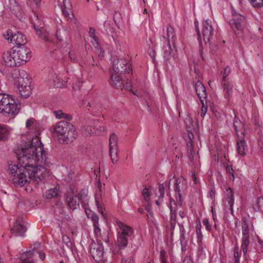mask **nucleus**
Wrapping results in <instances>:
<instances>
[{
    "label": "nucleus",
    "mask_w": 263,
    "mask_h": 263,
    "mask_svg": "<svg viewBox=\"0 0 263 263\" xmlns=\"http://www.w3.org/2000/svg\"><path fill=\"white\" fill-rule=\"evenodd\" d=\"M120 231L118 232L117 245L120 249H124L128 244V238L130 237L134 233L132 228L128 227L121 221L117 222Z\"/></svg>",
    "instance_id": "5"
},
{
    "label": "nucleus",
    "mask_w": 263,
    "mask_h": 263,
    "mask_svg": "<svg viewBox=\"0 0 263 263\" xmlns=\"http://www.w3.org/2000/svg\"><path fill=\"white\" fill-rule=\"evenodd\" d=\"M164 49V59L166 63H170V57L172 51L170 43L168 42L167 45L163 47Z\"/></svg>",
    "instance_id": "34"
},
{
    "label": "nucleus",
    "mask_w": 263,
    "mask_h": 263,
    "mask_svg": "<svg viewBox=\"0 0 263 263\" xmlns=\"http://www.w3.org/2000/svg\"><path fill=\"white\" fill-rule=\"evenodd\" d=\"M142 194L144 197V200L148 202L150 200V198H149L150 195L148 192V189L146 187L144 189H143V190L142 192Z\"/></svg>",
    "instance_id": "52"
},
{
    "label": "nucleus",
    "mask_w": 263,
    "mask_h": 263,
    "mask_svg": "<svg viewBox=\"0 0 263 263\" xmlns=\"http://www.w3.org/2000/svg\"><path fill=\"white\" fill-rule=\"evenodd\" d=\"M187 152H188L189 158L191 161H192L194 159V155H195V153L193 148L192 142H191L190 143H187Z\"/></svg>",
    "instance_id": "37"
},
{
    "label": "nucleus",
    "mask_w": 263,
    "mask_h": 263,
    "mask_svg": "<svg viewBox=\"0 0 263 263\" xmlns=\"http://www.w3.org/2000/svg\"><path fill=\"white\" fill-rule=\"evenodd\" d=\"M59 190L57 187L47 190L45 193L46 197L48 199H51L58 196Z\"/></svg>",
    "instance_id": "32"
},
{
    "label": "nucleus",
    "mask_w": 263,
    "mask_h": 263,
    "mask_svg": "<svg viewBox=\"0 0 263 263\" xmlns=\"http://www.w3.org/2000/svg\"><path fill=\"white\" fill-rule=\"evenodd\" d=\"M182 157H183L182 154H180L179 155H176L175 158L173 160V161L175 163H178L180 160V162H181L182 161L181 159L182 158Z\"/></svg>",
    "instance_id": "61"
},
{
    "label": "nucleus",
    "mask_w": 263,
    "mask_h": 263,
    "mask_svg": "<svg viewBox=\"0 0 263 263\" xmlns=\"http://www.w3.org/2000/svg\"><path fill=\"white\" fill-rule=\"evenodd\" d=\"M31 253L30 252L23 253L20 256L21 263H34Z\"/></svg>",
    "instance_id": "29"
},
{
    "label": "nucleus",
    "mask_w": 263,
    "mask_h": 263,
    "mask_svg": "<svg viewBox=\"0 0 263 263\" xmlns=\"http://www.w3.org/2000/svg\"><path fill=\"white\" fill-rule=\"evenodd\" d=\"M257 207L258 211L263 213V197H260L256 200Z\"/></svg>",
    "instance_id": "44"
},
{
    "label": "nucleus",
    "mask_w": 263,
    "mask_h": 263,
    "mask_svg": "<svg viewBox=\"0 0 263 263\" xmlns=\"http://www.w3.org/2000/svg\"><path fill=\"white\" fill-rule=\"evenodd\" d=\"M166 31L167 38L168 40L167 42L168 43L169 42L170 43V39H174L175 36L174 29L172 26H168L167 27Z\"/></svg>",
    "instance_id": "38"
},
{
    "label": "nucleus",
    "mask_w": 263,
    "mask_h": 263,
    "mask_svg": "<svg viewBox=\"0 0 263 263\" xmlns=\"http://www.w3.org/2000/svg\"><path fill=\"white\" fill-rule=\"evenodd\" d=\"M202 223L205 226L206 230L209 232H211L212 230V226L209 223V220L207 218H204L202 220Z\"/></svg>",
    "instance_id": "53"
},
{
    "label": "nucleus",
    "mask_w": 263,
    "mask_h": 263,
    "mask_svg": "<svg viewBox=\"0 0 263 263\" xmlns=\"http://www.w3.org/2000/svg\"><path fill=\"white\" fill-rule=\"evenodd\" d=\"M149 42L150 43H148L149 48L148 49L147 52L149 56L152 59L153 62H155V58L156 55V51L155 50L156 46V42L154 39L151 37L149 39Z\"/></svg>",
    "instance_id": "26"
},
{
    "label": "nucleus",
    "mask_w": 263,
    "mask_h": 263,
    "mask_svg": "<svg viewBox=\"0 0 263 263\" xmlns=\"http://www.w3.org/2000/svg\"><path fill=\"white\" fill-rule=\"evenodd\" d=\"M31 253V256L33 257L36 253H38L40 251H38V249L33 247L31 250L29 251Z\"/></svg>",
    "instance_id": "64"
},
{
    "label": "nucleus",
    "mask_w": 263,
    "mask_h": 263,
    "mask_svg": "<svg viewBox=\"0 0 263 263\" xmlns=\"http://www.w3.org/2000/svg\"><path fill=\"white\" fill-rule=\"evenodd\" d=\"M118 73H115L113 74L111 73L110 78V84L115 88L117 89H122L123 88H125L126 89H128L127 86H125L123 83L122 78L120 76L117 75Z\"/></svg>",
    "instance_id": "16"
},
{
    "label": "nucleus",
    "mask_w": 263,
    "mask_h": 263,
    "mask_svg": "<svg viewBox=\"0 0 263 263\" xmlns=\"http://www.w3.org/2000/svg\"><path fill=\"white\" fill-rule=\"evenodd\" d=\"M233 125L237 135L240 132L241 133L239 135L245 136L246 130L244 129V124L235 114L233 120Z\"/></svg>",
    "instance_id": "23"
},
{
    "label": "nucleus",
    "mask_w": 263,
    "mask_h": 263,
    "mask_svg": "<svg viewBox=\"0 0 263 263\" xmlns=\"http://www.w3.org/2000/svg\"><path fill=\"white\" fill-rule=\"evenodd\" d=\"M10 128L6 125L0 124V141L6 140L9 135Z\"/></svg>",
    "instance_id": "27"
},
{
    "label": "nucleus",
    "mask_w": 263,
    "mask_h": 263,
    "mask_svg": "<svg viewBox=\"0 0 263 263\" xmlns=\"http://www.w3.org/2000/svg\"><path fill=\"white\" fill-rule=\"evenodd\" d=\"M87 215L88 217H89V218L91 219V220L93 222V225H96H96H99V216L97 215V214H96L95 213H92V214L90 216V214H88L87 213Z\"/></svg>",
    "instance_id": "40"
},
{
    "label": "nucleus",
    "mask_w": 263,
    "mask_h": 263,
    "mask_svg": "<svg viewBox=\"0 0 263 263\" xmlns=\"http://www.w3.org/2000/svg\"><path fill=\"white\" fill-rule=\"evenodd\" d=\"M90 253L96 262H99L103 260L104 248L101 241L96 242L94 240H92L90 246Z\"/></svg>",
    "instance_id": "11"
},
{
    "label": "nucleus",
    "mask_w": 263,
    "mask_h": 263,
    "mask_svg": "<svg viewBox=\"0 0 263 263\" xmlns=\"http://www.w3.org/2000/svg\"><path fill=\"white\" fill-rule=\"evenodd\" d=\"M223 86V90L226 91V93L229 95L230 93L232 91L233 87V85L230 83H226L225 82L221 84Z\"/></svg>",
    "instance_id": "41"
},
{
    "label": "nucleus",
    "mask_w": 263,
    "mask_h": 263,
    "mask_svg": "<svg viewBox=\"0 0 263 263\" xmlns=\"http://www.w3.org/2000/svg\"><path fill=\"white\" fill-rule=\"evenodd\" d=\"M112 69L118 74H129L132 70L130 64L125 59L115 60L112 64Z\"/></svg>",
    "instance_id": "9"
},
{
    "label": "nucleus",
    "mask_w": 263,
    "mask_h": 263,
    "mask_svg": "<svg viewBox=\"0 0 263 263\" xmlns=\"http://www.w3.org/2000/svg\"><path fill=\"white\" fill-rule=\"evenodd\" d=\"M94 227V234L96 237H98L101 236V230L99 228V225H93Z\"/></svg>",
    "instance_id": "55"
},
{
    "label": "nucleus",
    "mask_w": 263,
    "mask_h": 263,
    "mask_svg": "<svg viewBox=\"0 0 263 263\" xmlns=\"http://www.w3.org/2000/svg\"><path fill=\"white\" fill-rule=\"evenodd\" d=\"M165 252L164 250H162L160 251V260L161 261V263H166V259L165 258Z\"/></svg>",
    "instance_id": "58"
},
{
    "label": "nucleus",
    "mask_w": 263,
    "mask_h": 263,
    "mask_svg": "<svg viewBox=\"0 0 263 263\" xmlns=\"http://www.w3.org/2000/svg\"><path fill=\"white\" fill-rule=\"evenodd\" d=\"M3 36L9 43L16 44V47L25 46L27 42L25 36L22 32L11 29H8Z\"/></svg>",
    "instance_id": "7"
},
{
    "label": "nucleus",
    "mask_w": 263,
    "mask_h": 263,
    "mask_svg": "<svg viewBox=\"0 0 263 263\" xmlns=\"http://www.w3.org/2000/svg\"><path fill=\"white\" fill-rule=\"evenodd\" d=\"M17 86L18 89L21 96L24 98H28L31 94V89L30 88V82L29 79H26L25 82V85H24V78L20 76L18 77Z\"/></svg>",
    "instance_id": "13"
},
{
    "label": "nucleus",
    "mask_w": 263,
    "mask_h": 263,
    "mask_svg": "<svg viewBox=\"0 0 263 263\" xmlns=\"http://www.w3.org/2000/svg\"><path fill=\"white\" fill-rule=\"evenodd\" d=\"M226 170L227 173L229 174L232 177L233 179H234V171L233 169L232 165H227L226 166Z\"/></svg>",
    "instance_id": "56"
},
{
    "label": "nucleus",
    "mask_w": 263,
    "mask_h": 263,
    "mask_svg": "<svg viewBox=\"0 0 263 263\" xmlns=\"http://www.w3.org/2000/svg\"><path fill=\"white\" fill-rule=\"evenodd\" d=\"M238 140L237 141V149L238 154L244 156L246 154L248 150L246 141L244 139V136L237 134Z\"/></svg>",
    "instance_id": "19"
},
{
    "label": "nucleus",
    "mask_w": 263,
    "mask_h": 263,
    "mask_svg": "<svg viewBox=\"0 0 263 263\" xmlns=\"http://www.w3.org/2000/svg\"><path fill=\"white\" fill-rule=\"evenodd\" d=\"M32 26L34 29L36 34L40 37L41 39L44 40L46 42H51L50 39L49 37V34L47 32H46L43 31V28L42 27H39L36 24L33 23L32 24Z\"/></svg>",
    "instance_id": "24"
},
{
    "label": "nucleus",
    "mask_w": 263,
    "mask_h": 263,
    "mask_svg": "<svg viewBox=\"0 0 263 263\" xmlns=\"http://www.w3.org/2000/svg\"><path fill=\"white\" fill-rule=\"evenodd\" d=\"M122 20V15L119 11H115L114 15V21L116 24L119 23Z\"/></svg>",
    "instance_id": "47"
},
{
    "label": "nucleus",
    "mask_w": 263,
    "mask_h": 263,
    "mask_svg": "<svg viewBox=\"0 0 263 263\" xmlns=\"http://www.w3.org/2000/svg\"><path fill=\"white\" fill-rule=\"evenodd\" d=\"M69 55L71 61H72L73 62H76L77 61V58L74 52H69Z\"/></svg>",
    "instance_id": "59"
},
{
    "label": "nucleus",
    "mask_w": 263,
    "mask_h": 263,
    "mask_svg": "<svg viewBox=\"0 0 263 263\" xmlns=\"http://www.w3.org/2000/svg\"><path fill=\"white\" fill-rule=\"evenodd\" d=\"M62 241L64 243L68 248L72 250V244L70 241V238L67 235H64L62 236Z\"/></svg>",
    "instance_id": "39"
},
{
    "label": "nucleus",
    "mask_w": 263,
    "mask_h": 263,
    "mask_svg": "<svg viewBox=\"0 0 263 263\" xmlns=\"http://www.w3.org/2000/svg\"><path fill=\"white\" fill-rule=\"evenodd\" d=\"M202 33L203 40L206 43H210L214 33L213 27L209 23L208 20L204 21L202 22Z\"/></svg>",
    "instance_id": "14"
},
{
    "label": "nucleus",
    "mask_w": 263,
    "mask_h": 263,
    "mask_svg": "<svg viewBox=\"0 0 263 263\" xmlns=\"http://www.w3.org/2000/svg\"><path fill=\"white\" fill-rule=\"evenodd\" d=\"M226 199L230 206L231 211L233 210V206L234 202V193L231 187H228L224 191Z\"/></svg>",
    "instance_id": "25"
},
{
    "label": "nucleus",
    "mask_w": 263,
    "mask_h": 263,
    "mask_svg": "<svg viewBox=\"0 0 263 263\" xmlns=\"http://www.w3.org/2000/svg\"><path fill=\"white\" fill-rule=\"evenodd\" d=\"M66 202L72 210H76L79 208L80 202L81 206L85 210L86 214H87V206L88 203L87 190L84 189L81 190L78 195H67L66 198Z\"/></svg>",
    "instance_id": "4"
},
{
    "label": "nucleus",
    "mask_w": 263,
    "mask_h": 263,
    "mask_svg": "<svg viewBox=\"0 0 263 263\" xmlns=\"http://www.w3.org/2000/svg\"><path fill=\"white\" fill-rule=\"evenodd\" d=\"M100 30L103 34H106L112 37H114L116 32V28L111 21H105Z\"/></svg>",
    "instance_id": "17"
},
{
    "label": "nucleus",
    "mask_w": 263,
    "mask_h": 263,
    "mask_svg": "<svg viewBox=\"0 0 263 263\" xmlns=\"http://www.w3.org/2000/svg\"><path fill=\"white\" fill-rule=\"evenodd\" d=\"M230 68L229 66H227L225 67V68L223 70V71L222 72V79L221 81V84H223V83H224L226 81V78L230 74Z\"/></svg>",
    "instance_id": "43"
},
{
    "label": "nucleus",
    "mask_w": 263,
    "mask_h": 263,
    "mask_svg": "<svg viewBox=\"0 0 263 263\" xmlns=\"http://www.w3.org/2000/svg\"><path fill=\"white\" fill-rule=\"evenodd\" d=\"M198 252H202L203 251L204 245L202 241L201 242H197Z\"/></svg>",
    "instance_id": "63"
},
{
    "label": "nucleus",
    "mask_w": 263,
    "mask_h": 263,
    "mask_svg": "<svg viewBox=\"0 0 263 263\" xmlns=\"http://www.w3.org/2000/svg\"><path fill=\"white\" fill-rule=\"evenodd\" d=\"M26 231V227L17 220L14 223L13 228L11 229V232L15 236H24Z\"/></svg>",
    "instance_id": "22"
},
{
    "label": "nucleus",
    "mask_w": 263,
    "mask_h": 263,
    "mask_svg": "<svg viewBox=\"0 0 263 263\" xmlns=\"http://www.w3.org/2000/svg\"><path fill=\"white\" fill-rule=\"evenodd\" d=\"M16 57V61L19 66L25 64L31 58L32 54L29 48L25 46H17L12 48Z\"/></svg>",
    "instance_id": "6"
},
{
    "label": "nucleus",
    "mask_w": 263,
    "mask_h": 263,
    "mask_svg": "<svg viewBox=\"0 0 263 263\" xmlns=\"http://www.w3.org/2000/svg\"><path fill=\"white\" fill-rule=\"evenodd\" d=\"M54 114L58 119H64L67 121H70L72 119V117L69 114H66L63 112L61 110L55 111Z\"/></svg>",
    "instance_id": "33"
},
{
    "label": "nucleus",
    "mask_w": 263,
    "mask_h": 263,
    "mask_svg": "<svg viewBox=\"0 0 263 263\" xmlns=\"http://www.w3.org/2000/svg\"><path fill=\"white\" fill-rule=\"evenodd\" d=\"M62 11L65 17L70 20L72 19L73 14L72 10V5L69 0H63Z\"/></svg>",
    "instance_id": "20"
},
{
    "label": "nucleus",
    "mask_w": 263,
    "mask_h": 263,
    "mask_svg": "<svg viewBox=\"0 0 263 263\" xmlns=\"http://www.w3.org/2000/svg\"><path fill=\"white\" fill-rule=\"evenodd\" d=\"M251 4L255 8H261L263 6V0H249Z\"/></svg>",
    "instance_id": "46"
},
{
    "label": "nucleus",
    "mask_w": 263,
    "mask_h": 263,
    "mask_svg": "<svg viewBox=\"0 0 263 263\" xmlns=\"http://www.w3.org/2000/svg\"><path fill=\"white\" fill-rule=\"evenodd\" d=\"M169 208L170 210V222H176L177 204L174 202V206H173L172 204H171L169 206Z\"/></svg>",
    "instance_id": "31"
},
{
    "label": "nucleus",
    "mask_w": 263,
    "mask_h": 263,
    "mask_svg": "<svg viewBox=\"0 0 263 263\" xmlns=\"http://www.w3.org/2000/svg\"><path fill=\"white\" fill-rule=\"evenodd\" d=\"M21 104L8 95L0 93V114L7 117H14L20 111Z\"/></svg>",
    "instance_id": "2"
},
{
    "label": "nucleus",
    "mask_w": 263,
    "mask_h": 263,
    "mask_svg": "<svg viewBox=\"0 0 263 263\" xmlns=\"http://www.w3.org/2000/svg\"><path fill=\"white\" fill-rule=\"evenodd\" d=\"M187 188V181L184 178H178L176 179L174 183V191L177 193L176 196V200L178 205L182 206L181 193H184Z\"/></svg>",
    "instance_id": "10"
},
{
    "label": "nucleus",
    "mask_w": 263,
    "mask_h": 263,
    "mask_svg": "<svg viewBox=\"0 0 263 263\" xmlns=\"http://www.w3.org/2000/svg\"><path fill=\"white\" fill-rule=\"evenodd\" d=\"M194 24H195L196 31L197 34V39H198L199 44L200 55L201 56V58L202 59V60H204V58L202 55L203 52H202V41H201V35H200V30H199V26H198V22L195 21Z\"/></svg>",
    "instance_id": "30"
},
{
    "label": "nucleus",
    "mask_w": 263,
    "mask_h": 263,
    "mask_svg": "<svg viewBox=\"0 0 263 263\" xmlns=\"http://www.w3.org/2000/svg\"><path fill=\"white\" fill-rule=\"evenodd\" d=\"M176 224V222H170V226L166 227L167 233L170 234L171 237L173 236Z\"/></svg>",
    "instance_id": "42"
},
{
    "label": "nucleus",
    "mask_w": 263,
    "mask_h": 263,
    "mask_svg": "<svg viewBox=\"0 0 263 263\" xmlns=\"http://www.w3.org/2000/svg\"><path fill=\"white\" fill-rule=\"evenodd\" d=\"M159 192L160 193V196L159 199L160 200L163 199L165 193V188L163 184H159Z\"/></svg>",
    "instance_id": "51"
},
{
    "label": "nucleus",
    "mask_w": 263,
    "mask_h": 263,
    "mask_svg": "<svg viewBox=\"0 0 263 263\" xmlns=\"http://www.w3.org/2000/svg\"><path fill=\"white\" fill-rule=\"evenodd\" d=\"M250 230H242V239L241 244V249L242 250L243 255H245L248 251V247L250 244Z\"/></svg>",
    "instance_id": "18"
},
{
    "label": "nucleus",
    "mask_w": 263,
    "mask_h": 263,
    "mask_svg": "<svg viewBox=\"0 0 263 263\" xmlns=\"http://www.w3.org/2000/svg\"><path fill=\"white\" fill-rule=\"evenodd\" d=\"M117 137L112 133L109 138V155L113 163H117L118 159V148L117 146Z\"/></svg>",
    "instance_id": "12"
},
{
    "label": "nucleus",
    "mask_w": 263,
    "mask_h": 263,
    "mask_svg": "<svg viewBox=\"0 0 263 263\" xmlns=\"http://www.w3.org/2000/svg\"><path fill=\"white\" fill-rule=\"evenodd\" d=\"M196 233L197 235V242H201V241H202L203 235L201 233V225L200 221H199V223L196 226Z\"/></svg>",
    "instance_id": "36"
},
{
    "label": "nucleus",
    "mask_w": 263,
    "mask_h": 263,
    "mask_svg": "<svg viewBox=\"0 0 263 263\" xmlns=\"http://www.w3.org/2000/svg\"><path fill=\"white\" fill-rule=\"evenodd\" d=\"M106 130V128L105 126H99V127L96 131V133L95 134L99 135L100 133L104 132Z\"/></svg>",
    "instance_id": "62"
},
{
    "label": "nucleus",
    "mask_w": 263,
    "mask_h": 263,
    "mask_svg": "<svg viewBox=\"0 0 263 263\" xmlns=\"http://www.w3.org/2000/svg\"><path fill=\"white\" fill-rule=\"evenodd\" d=\"M241 227L242 230H248L249 229V220L247 217H244L242 218L241 220Z\"/></svg>",
    "instance_id": "45"
},
{
    "label": "nucleus",
    "mask_w": 263,
    "mask_h": 263,
    "mask_svg": "<svg viewBox=\"0 0 263 263\" xmlns=\"http://www.w3.org/2000/svg\"><path fill=\"white\" fill-rule=\"evenodd\" d=\"M180 232V240L181 242H183V241L185 239V229L182 224H179Z\"/></svg>",
    "instance_id": "49"
},
{
    "label": "nucleus",
    "mask_w": 263,
    "mask_h": 263,
    "mask_svg": "<svg viewBox=\"0 0 263 263\" xmlns=\"http://www.w3.org/2000/svg\"><path fill=\"white\" fill-rule=\"evenodd\" d=\"M95 202H96V204L97 209H98V211L100 214H101V215H102L103 217L105 218V214H104V213L103 212V208L101 206V205H100V204L99 203V200H98L97 197L95 198Z\"/></svg>",
    "instance_id": "50"
},
{
    "label": "nucleus",
    "mask_w": 263,
    "mask_h": 263,
    "mask_svg": "<svg viewBox=\"0 0 263 263\" xmlns=\"http://www.w3.org/2000/svg\"><path fill=\"white\" fill-rule=\"evenodd\" d=\"M14 55L13 50L11 52L7 51L3 53L2 59L6 66L10 67L19 66L17 62L16 61V57Z\"/></svg>",
    "instance_id": "15"
},
{
    "label": "nucleus",
    "mask_w": 263,
    "mask_h": 263,
    "mask_svg": "<svg viewBox=\"0 0 263 263\" xmlns=\"http://www.w3.org/2000/svg\"><path fill=\"white\" fill-rule=\"evenodd\" d=\"M66 34V32L65 31L60 29H58L56 33H55V36L59 41H62L63 40V34Z\"/></svg>",
    "instance_id": "48"
},
{
    "label": "nucleus",
    "mask_w": 263,
    "mask_h": 263,
    "mask_svg": "<svg viewBox=\"0 0 263 263\" xmlns=\"http://www.w3.org/2000/svg\"><path fill=\"white\" fill-rule=\"evenodd\" d=\"M53 86L55 88H62L66 86L67 83L68 81H64L61 80L60 78L56 74H54L52 76Z\"/></svg>",
    "instance_id": "28"
},
{
    "label": "nucleus",
    "mask_w": 263,
    "mask_h": 263,
    "mask_svg": "<svg viewBox=\"0 0 263 263\" xmlns=\"http://www.w3.org/2000/svg\"><path fill=\"white\" fill-rule=\"evenodd\" d=\"M82 133L85 136H91L93 134H96V132L95 131V128L91 126L85 125L81 128Z\"/></svg>",
    "instance_id": "35"
},
{
    "label": "nucleus",
    "mask_w": 263,
    "mask_h": 263,
    "mask_svg": "<svg viewBox=\"0 0 263 263\" xmlns=\"http://www.w3.org/2000/svg\"><path fill=\"white\" fill-rule=\"evenodd\" d=\"M201 104H202V108H201V114H200V115L202 117H203L206 113V111H207V106H205L204 104V102H203V100H200Z\"/></svg>",
    "instance_id": "54"
},
{
    "label": "nucleus",
    "mask_w": 263,
    "mask_h": 263,
    "mask_svg": "<svg viewBox=\"0 0 263 263\" xmlns=\"http://www.w3.org/2000/svg\"><path fill=\"white\" fill-rule=\"evenodd\" d=\"M121 263H135V260L133 257L130 256L122 258Z\"/></svg>",
    "instance_id": "57"
},
{
    "label": "nucleus",
    "mask_w": 263,
    "mask_h": 263,
    "mask_svg": "<svg viewBox=\"0 0 263 263\" xmlns=\"http://www.w3.org/2000/svg\"><path fill=\"white\" fill-rule=\"evenodd\" d=\"M194 87L196 91L197 95L200 100H203L207 97L206 91L205 86L200 81H197L194 84Z\"/></svg>",
    "instance_id": "21"
},
{
    "label": "nucleus",
    "mask_w": 263,
    "mask_h": 263,
    "mask_svg": "<svg viewBox=\"0 0 263 263\" xmlns=\"http://www.w3.org/2000/svg\"><path fill=\"white\" fill-rule=\"evenodd\" d=\"M232 14L233 18L230 20L229 24L235 33L238 36L241 37L243 32V23L245 20V17L243 15L234 11V10L232 11Z\"/></svg>",
    "instance_id": "8"
},
{
    "label": "nucleus",
    "mask_w": 263,
    "mask_h": 263,
    "mask_svg": "<svg viewBox=\"0 0 263 263\" xmlns=\"http://www.w3.org/2000/svg\"><path fill=\"white\" fill-rule=\"evenodd\" d=\"M82 83L79 81H76V85H74V83L73 82L71 83L73 88L74 89H78L80 88L82 85Z\"/></svg>",
    "instance_id": "60"
},
{
    "label": "nucleus",
    "mask_w": 263,
    "mask_h": 263,
    "mask_svg": "<svg viewBox=\"0 0 263 263\" xmlns=\"http://www.w3.org/2000/svg\"><path fill=\"white\" fill-rule=\"evenodd\" d=\"M18 164L9 165V180L16 186H23L30 182H36L45 180L49 172L42 166H37L41 158L42 162L47 159L46 152L41 140L37 137L32 138L25 146L16 153Z\"/></svg>",
    "instance_id": "1"
},
{
    "label": "nucleus",
    "mask_w": 263,
    "mask_h": 263,
    "mask_svg": "<svg viewBox=\"0 0 263 263\" xmlns=\"http://www.w3.org/2000/svg\"><path fill=\"white\" fill-rule=\"evenodd\" d=\"M53 129L59 138L63 142H72L76 138L77 133L74 127L67 121L59 122Z\"/></svg>",
    "instance_id": "3"
}]
</instances>
